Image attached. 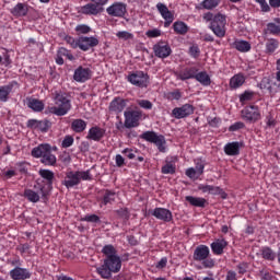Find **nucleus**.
Segmentation results:
<instances>
[{"label":"nucleus","instance_id":"1","mask_svg":"<svg viewBox=\"0 0 280 280\" xmlns=\"http://www.w3.org/2000/svg\"><path fill=\"white\" fill-rule=\"evenodd\" d=\"M32 156L40 159V163L44 165H55L56 155L51 153V147L49 144H39L32 150Z\"/></svg>","mask_w":280,"mask_h":280},{"label":"nucleus","instance_id":"2","mask_svg":"<svg viewBox=\"0 0 280 280\" xmlns=\"http://www.w3.org/2000/svg\"><path fill=\"white\" fill-rule=\"evenodd\" d=\"M91 171H69L66 173L65 180L62 185L67 187V189H71L72 187L78 186L81 180H91Z\"/></svg>","mask_w":280,"mask_h":280},{"label":"nucleus","instance_id":"3","mask_svg":"<svg viewBox=\"0 0 280 280\" xmlns=\"http://www.w3.org/2000/svg\"><path fill=\"white\" fill-rule=\"evenodd\" d=\"M55 104L57 106L49 108V113H51V115H57V117H65V115L71 110V101H69L67 94L65 93H58L55 96Z\"/></svg>","mask_w":280,"mask_h":280},{"label":"nucleus","instance_id":"4","mask_svg":"<svg viewBox=\"0 0 280 280\" xmlns=\"http://www.w3.org/2000/svg\"><path fill=\"white\" fill-rule=\"evenodd\" d=\"M210 30L218 36L224 38L226 36V15L218 13L210 23Z\"/></svg>","mask_w":280,"mask_h":280},{"label":"nucleus","instance_id":"5","mask_svg":"<svg viewBox=\"0 0 280 280\" xmlns=\"http://www.w3.org/2000/svg\"><path fill=\"white\" fill-rule=\"evenodd\" d=\"M92 2L81 7V14H85L88 16H97V14H102L104 12V5L108 3V0H91Z\"/></svg>","mask_w":280,"mask_h":280},{"label":"nucleus","instance_id":"6","mask_svg":"<svg viewBox=\"0 0 280 280\" xmlns=\"http://www.w3.org/2000/svg\"><path fill=\"white\" fill-rule=\"evenodd\" d=\"M140 139L148 141L149 143H154L156 145L159 152H165V136L156 135L154 131H145L140 136Z\"/></svg>","mask_w":280,"mask_h":280},{"label":"nucleus","instance_id":"7","mask_svg":"<svg viewBox=\"0 0 280 280\" xmlns=\"http://www.w3.org/2000/svg\"><path fill=\"white\" fill-rule=\"evenodd\" d=\"M128 82L133 86L147 89L148 84H150V77L143 71H137L128 75Z\"/></svg>","mask_w":280,"mask_h":280},{"label":"nucleus","instance_id":"8","mask_svg":"<svg viewBox=\"0 0 280 280\" xmlns=\"http://www.w3.org/2000/svg\"><path fill=\"white\" fill-rule=\"evenodd\" d=\"M241 113L243 119H245L246 121L255 122L261 119V113L259 112V107L255 105L245 107Z\"/></svg>","mask_w":280,"mask_h":280},{"label":"nucleus","instance_id":"9","mask_svg":"<svg viewBox=\"0 0 280 280\" xmlns=\"http://www.w3.org/2000/svg\"><path fill=\"white\" fill-rule=\"evenodd\" d=\"M97 45H100V39L95 36L79 37V49H81V51H89V49H93V47H97Z\"/></svg>","mask_w":280,"mask_h":280},{"label":"nucleus","instance_id":"10","mask_svg":"<svg viewBox=\"0 0 280 280\" xmlns=\"http://www.w3.org/2000/svg\"><path fill=\"white\" fill-rule=\"evenodd\" d=\"M125 115V128H137L139 126V119H141V114L138 110H128L124 113Z\"/></svg>","mask_w":280,"mask_h":280},{"label":"nucleus","instance_id":"11","mask_svg":"<svg viewBox=\"0 0 280 280\" xmlns=\"http://www.w3.org/2000/svg\"><path fill=\"white\" fill-rule=\"evenodd\" d=\"M40 197L43 200H47V190H45V187H40L38 192L32 189L24 190V198H26L28 202H38Z\"/></svg>","mask_w":280,"mask_h":280},{"label":"nucleus","instance_id":"12","mask_svg":"<svg viewBox=\"0 0 280 280\" xmlns=\"http://www.w3.org/2000/svg\"><path fill=\"white\" fill-rule=\"evenodd\" d=\"M173 117L175 119H185V117H189V115H194V105L185 104L182 107H175L172 110Z\"/></svg>","mask_w":280,"mask_h":280},{"label":"nucleus","instance_id":"13","mask_svg":"<svg viewBox=\"0 0 280 280\" xmlns=\"http://www.w3.org/2000/svg\"><path fill=\"white\" fill-rule=\"evenodd\" d=\"M150 214L156 220H161L162 222H172L173 215L172 211L165 208H155L154 210H150Z\"/></svg>","mask_w":280,"mask_h":280},{"label":"nucleus","instance_id":"14","mask_svg":"<svg viewBox=\"0 0 280 280\" xmlns=\"http://www.w3.org/2000/svg\"><path fill=\"white\" fill-rule=\"evenodd\" d=\"M105 268H108L114 273L119 272L121 270V257L119 256H112V257H106L104 259Z\"/></svg>","mask_w":280,"mask_h":280},{"label":"nucleus","instance_id":"15","mask_svg":"<svg viewBox=\"0 0 280 280\" xmlns=\"http://www.w3.org/2000/svg\"><path fill=\"white\" fill-rule=\"evenodd\" d=\"M158 11L160 12L161 16L164 19V27H170L172 23H174V14L171 13L170 9H167V5L159 2L156 4Z\"/></svg>","mask_w":280,"mask_h":280},{"label":"nucleus","instance_id":"16","mask_svg":"<svg viewBox=\"0 0 280 280\" xmlns=\"http://www.w3.org/2000/svg\"><path fill=\"white\" fill-rule=\"evenodd\" d=\"M153 51L156 58H167L172 55V48L163 42L155 44L153 46Z\"/></svg>","mask_w":280,"mask_h":280},{"label":"nucleus","instance_id":"17","mask_svg":"<svg viewBox=\"0 0 280 280\" xmlns=\"http://www.w3.org/2000/svg\"><path fill=\"white\" fill-rule=\"evenodd\" d=\"M106 12L109 16H118L121 19L126 15V5L124 2H115L106 9Z\"/></svg>","mask_w":280,"mask_h":280},{"label":"nucleus","instance_id":"18","mask_svg":"<svg viewBox=\"0 0 280 280\" xmlns=\"http://www.w3.org/2000/svg\"><path fill=\"white\" fill-rule=\"evenodd\" d=\"M197 71L198 68L196 67L185 68L184 70L175 72V77L177 80H182L183 82H185V80H196Z\"/></svg>","mask_w":280,"mask_h":280},{"label":"nucleus","instance_id":"19","mask_svg":"<svg viewBox=\"0 0 280 280\" xmlns=\"http://www.w3.org/2000/svg\"><path fill=\"white\" fill-rule=\"evenodd\" d=\"M104 135H106V129L95 126L90 128L86 139L90 141H102Z\"/></svg>","mask_w":280,"mask_h":280},{"label":"nucleus","instance_id":"20","mask_svg":"<svg viewBox=\"0 0 280 280\" xmlns=\"http://www.w3.org/2000/svg\"><path fill=\"white\" fill-rule=\"evenodd\" d=\"M209 247L207 245H199L196 247L192 259L195 261H205V259L209 258Z\"/></svg>","mask_w":280,"mask_h":280},{"label":"nucleus","instance_id":"21","mask_svg":"<svg viewBox=\"0 0 280 280\" xmlns=\"http://www.w3.org/2000/svg\"><path fill=\"white\" fill-rule=\"evenodd\" d=\"M73 80H75V82H86V80H91V69L79 67L74 71Z\"/></svg>","mask_w":280,"mask_h":280},{"label":"nucleus","instance_id":"22","mask_svg":"<svg viewBox=\"0 0 280 280\" xmlns=\"http://www.w3.org/2000/svg\"><path fill=\"white\" fill-rule=\"evenodd\" d=\"M11 279L14 280H25L30 279L32 277V273H30V270L21 267H15L10 271Z\"/></svg>","mask_w":280,"mask_h":280},{"label":"nucleus","instance_id":"23","mask_svg":"<svg viewBox=\"0 0 280 280\" xmlns=\"http://www.w3.org/2000/svg\"><path fill=\"white\" fill-rule=\"evenodd\" d=\"M240 148H244V142H229L224 147V152L228 156H237L240 154Z\"/></svg>","mask_w":280,"mask_h":280},{"label":"nucleus","instance_id":"24","mask_svg":"<svg viewBox=\"0 0 280 280\" xmlns=\"http://www.w3.org/2000/svg\"><path fill=\"white\" fill-rule=\"evenodd\" d=\"M124 108H126V100L121 97L114 98L109 104L110 113H115L116 115H119V113H122Z\"/></svg>","mask_w":280,"mask_h":280},{"label":"nucleus","instance_id":"25","mask_svg":"<svg viewBox=\"0 0 280 280\" xmlns=\"http://www.w3.org/2000/svg\"><path fill=\"white\" fill-rule=\"evenodd\" d=\"M210 246L214 255H222V253H224V248L228 246V243L224 240H217L211 243Z\"/></svg>","mask_w":280,"mask_h":280},{"label":"nucleus","instance_id":"26","mask_svg":"<svg viewBox=\"0 0 280 280\" xmlns=\"http://www.w3.org/2000/svg\"><path fill=\"white\" fill-rule=\"evenodd\" d=\"M279 49V42L275 38H268L265 44V54H275Z\"/></svg>","mask_w":280,"mask_h":280},{"label":"nucleus","instance_id":"27","mask_svg":"<svg viewBox=\"0 0 280 280\" xmlns=\"http://www.w3.org/2000/svg\"><path fill=\"white\" fill-rule=\"evenodd\" d=\"M195 80L202 84V86H209L211 84V77L206 71L196 72Z\"/></svg>","mask_w":280,"mask_h":280},{"label":"nucleus","instance_id":"28","mask_svg":"<svg viewBox=\"0 0 280 280\" xmlns=\"http://www.w3.org/2000/svg\"><path fill=\"white\" fill-rule=\"evenodd\" d=\"M71 130L73 132H84L86 130V121L80 118L72 120Z\"/></svg>","mask_w":280,"mask_h":280},{"label":"nucleus","instance_id":"29","mask_svg":"<svg viewBox=\"0 0 280 280\" xmlns=\"http://www.w3.org/2000/svg\"><path fill=\"white\" fill-rule=\"evenodd\" d=\"M27 5H25L24 3H18L12 10H11V14H13V16H27Z\"/></svg>","mask_w":280,"mask_h":280},{"label":"nucleus","instance_id":"30","mask_svg":"<svg viewBox=\"0 0 280 280\" xmlns=\"http://www.w3.org/2000/svg\"><path fill=\"white\" fill-rule=\"evenodd\" d=\"M14 89V83H9L8 85L0 86V102H7L10 93Z\"/></svg>","mask_w":280,"mask_h":280},{"label":"nucleus","instance_id":"31","mask_svg":"<svg viewBox=\"0 0 280 280\" xmlns=\"http://www.w3.org/2000/svg\"><path fill=\"white\" fill-rule=\"evenodd\" d=\"M186 201L192 207H205L207 205V199L194 196H187Z\"/></svg>","mask_w":280,"mask_h":280},{"label":"nucleus","instance_id":"32","mask_svg":"<svg viewBox=\"0 0 280 280\" xmlns=\"http://www.w3.org/2000/svg\"><path fill=\"white\" fill-rule=\"evenodd\" d=\"M262 259L267 261H275L277 259V254L270 247H262L260 250Z\"/></svg>","mask_w":280,"mask_h":280},{"label":"nucleus","instance_id":"33","mask_svg":"<svg viewBox=\"0 0 280 280\" xmlns=\"http://www.w3.org/2000/svg\"><path fill=\"white\" fill-rule=\"evenodd\" d=\"M234 49H237V51L246 52L250 51V43L246 40H236L233 43Z\"/></svg>","mask_w":280,"mask_h":280},{"label":"nucleus","instance_id":"34","mask_svg":"<svg viewBox=\"0 0 280 280\" xmlns=\"http://www.w3.org/2000/svg\"><path fill=\"white\" fill-rule=\"evenodd\" d=\"M39 176L48 183L49 187L54 185L55 175L50 170H39Z\"/></svg>","mask_w":280,"mask_h":280},{"label":"nucleus","instance_id":"35","mask_svg":"<svg viewBox=\"0 0 280 280\" xmlns=\"http://www.w3.org/2000/svg\"><path fill=\"white\" fill-rule=\"evenodd\" d=\"M244 82H245L244 75L235 74L230 80V86H231V89H240V86H242V84H244Z\"/></svg>","mask_w":280,"mask_h":280},{"label":"nucleus","instance_id":"36","mask_svg":"<svg viewBox=\"0 0 280 280\" xmlns=\"http://www.w3.org/2000/svg\"><path fill=\"white\" fill-rule=\"evenodd\" d=\"M27 106L28 108H32V110H34L35 113H40V110L45 108V104L36 98L30 100Z\"/></svg>","mask_w":280,"mask_h":280},{"label":"nucleus","instance_id":"37","mask_svg":"<svg viewBox=\"0 0 280 280\" xmlns=\"http://www.w3.org/2000/svg\"><path fill=\"white\" fill-rule=\"evenodd\" d=\"M173 30L176 32V34L185 35L187 32H189V27L185 22H175L173 24Z\"/></svg>","mask_w":280,"mask_h":280},{"label":"nucleus","instance_id":"38","mask_svg":"<svg viewBox=\"0 0 280 280\" xmlns=\"http://www.w3.org/2000/svg\"><path fill=\"white\" fill-rule=\"evenodd\" d=\"M98 275L102 277V279H110L113 277V271L106 267V265H102L97 269Z\"/></svg>","mask_w":280,"mask_h":280},{"label":"nucleus","instance_id":"39","mask_svg":"<svg viewBox=\"0 0 280 280\" xmlns=\"http://www.w3.org/2000/svg\"><path fill=\"white\" fill-rule=\"evenodd\" d=\"M266 34H272L273 36H279L280 34V24L277 23H268Z\"/></svg>","mask_w":280,"mask_h":280},{"label":"nucleus","instance_id":"40","mask_svg":"<svg viewBox=\"0 0 280 280\" xmlns=\"http://www.w3.org/2000/svg\"><path fill=\"white\" fill-rule=\"evenodd\" d=\"M117 198V195L110 190H106L103 196L102 205H113V201Z\"/></svg>","mask_w":280,"mask_h":280},{"label":"nucleus","instance_id":"41","mask_svg":"<svg viewBox=\"0 0 280 280\" xmlns=\"http://www.w3.org/2000/svg\"><path fill=\"white\" fill-rule=\"evenodd\" d=\"M103 255L106 257H117V249L113 245H105L102 249Z\"/></svg>","mask_w":280,"mask_h":280},{"label":"nucleus","instance_id":"42","mask_svg":"<svg viewBox=\"0 0 280 280\" xmlns=\"http://www.w3.org/2000/svg\"><path fill=\"white\" fill-rule=\"evenodd\" d=\"M201 5L205 10H213V8L220 5V0H203Z\"/></svg>","mask_w":280,"mask_h":280},{"label":"nucleus","instance_id":"43","mask_svg":"<svg viewBox=\"0 0 280 280\" xmlns=\"http://www.w3.org/2000/svg\"><path fill=\"white\" fill-rule=\"evenodd\" d=\"M49 128H51V122L49 120H38L37 130H40V132H47Z\"/></svg>","mask_w":280,"mask_h":280},{"label":"nucleus","instance_id":"44","mask_svg":"<svg viewBox=\"0 0 280 280\" xmlns=\"http://www.w3.org/2000/svg\"><path fill=\"white\" fill-rule=\"evenodd\" d=\"M116 36L120 40H132L135 38V35L128 31H120L116 34Z\"/></svg>","mask_w":280,"mask_h":280},{"label":"nucleus","instance_id":"45","mask_svg":"<svg viewBox=\"0 0 280 280\" xmlns=\"http://www.w3.org/2000/svg\"><path fill=\"white\" fill-rule=\"evenodd\" d=\"M212 196H221V198H226V192L218 186H210V192Z\"/></svg>","mask_w":280,"mask_h":280},{"label":"nucleus","instance_id":"46","mask_svg":"<svg viewBox=\"0 0 280 280\" xmlns=\"http://www.w3.org/2000/svg\"><path fill=\"white\" fill-rule=\"evenodd\" d=\"M65 40L70 45V47H72V49H78V47H80V38L75 39L71 36H66Z\"/></svg>","mask_w":280,"mask_h":280},{"label":"nucleus","instance_id":"47","mask_svg":"<svg viewBox=\"0 0 280 280\" xmlns=\"http://www.w3.org/2000/svg\"><path fill=\"white\" fill-rule=\"evenodd\" d=\"M176 173V166L172 163H167L164 166H162V174H175Z\"/></svg>","mask_w":280,"mask_h":280},{"label":"nucleus","instance_id":"48","mask_svg":"<svg viewBox=\"0 0 280 280\" xmlns=\"http://www.w3.org/2000/svg\"><path fill=\"white\" fill-rule=\"evenodd\" d=\"M258 88H260L261 91H270V89H272V86L270 85V79L268 78H264L260 83H258Z\"/></svg>","mask_w":280,"mask_h":280},{"label":"nucleus","instance_id":"49","mask_svg":"<svg viewBox=\"0 0 280 280\" xmlns=\"http://www.w3.org/2000/svg\"><path fill=\"white\" fill-rule=\"evenodd\" d=\"M138 105L140 106V108H144V110H152V106H153L152 102L148 100H139Z\"/></svg>","mask_w":280,"mask_h":280},{"label":"nucleus","instance_id":"50","mask_svg":"<svg viewBox=\"0 0 280 280\" xmlns=\"http://www.w3.org/2000/svg\"><path fill=\"white\" fill-rule=\"evenodd\" d=\"M75 32H78V34H89V32H91V28L86 24H80L77 25Z\"/></svg>","mask_w":280,"mask_h":280},{"label":"nucleus","instance_id":"51","mask_svg":"<svg viewBox=\"0 0 280 280\" xmlns=\"http://www.w3.org/2000/svg\"><path fill=\"white\" fill-rule=\"evenodd\" d=\"M73 136H66L61 145L62 148H71V145H73Z\"/></svg>","mask_w":280,"mask_h":280},{"label":"nucleus","instance_id":"52","mask_svg":"<svg viewBox=\"0 0 280 280\" xmlns=\"http://www.w3.org/2000/svg\"><path fill=\"white\" fill-rule=\"evenodd\" d=\"M254 95H255V93L245 91V92L240 96V100H241V102H248V101L253 100Z\"/></svg>","mask_w":280,"mask_h":280},{"label":"nucleus","instance_id":"53","mask_svg":"<svg viewBox=\"0 0 280 280\" xmlns=\"http://www.w3.org/2000/svg\"><path fill=\"white\" fill-rule=\"evenodd\" d=\"M244 128V122L237 121L229 127L230 132H237V130H242Z\"/></svg>","mask_w":280,"mask_h":280},{"label":"nucleus","instance_id":"54","mask_svg":"<svg viewBox=\"0 0 280 280\" xmlns=\"http://www.w3.org/2000/svg\"><path fill=\"white\" fill-rule=\"evenodd\" d=\"M148 38H159L161 36V30L154 28L147 32Z\"/></svg>","mask_w":280,"mask_h":280},{"label":"nucleus","instance_id":"55","mask_svg":"<svg viewBox=\"0 0 280 280\" xmlns=\"http://www.w3.org/2000/svg\"><path fill=\"white\" fill-rule=\"evenodd\" d=\"M117 214L122 218L124 220H128L130 218V213L128 212V209L121 208L117 210Z\"/></svg>","mask_w":280,"mask_h":280},{"label":"nucleus","instance_id":"56","mask_svg":"<svg viewBox=\"0 0 280 280\" xmlns=\"http://www.w3.org/2000/svg\"><path fill=\"white\" fill-rule=\"evenodd\" d=\"M186 176H188V178H198L200 175L198 174L196 168L190 167L186 171Z\"/></svg>","mask_w":280,"mask_h":280},{"label":"nucleus","instance_id":"57","mask_svg":"<svg viewBox=\"0 0 280 280\" xmlns=\"http://www.w3.org/2000/svg\"><path fill=\"white\" fill-rule=\"evenodd\" d=\"M85 222H94L97 224L100 222V217L97 214H90L84 217Z\"/></svg>","mask_w":280,"mask_h":280},{"label":"nucleus","instance_id":"58","mask_svg":"<svg viewBox=\"0 0 280 280\" xmlns=\"http://www.w3.org/2000/svg\"><path fill=\"white\" fill-rule=\"evenodd\" d=\"M266 124H267V128H275V126H277V120H275L272 115H268L266 117Z\"/></svg>","mask_w":280,"mask_h":280},{"label":"nucleus","instance_id":"59","mask_svg":"<svg viewBox=\"0 0 280 280\" xmlns=\"http://www.w3.org/2000/svg\"><path fill=\"white\" fill-rule=\"evenodd\" d=\"M201 261H202L203 268H213V266H215V261L211 258H206L205 260H201Z\"/></svg>","mask_w":280,"mask_h":280},{"label":"nucleus","instance_id":"60","mask_svg":"<svg viewBox=\"0 0 280 280\" xmlns=\"http://www.w3.org/2000/svg\"><path fill=\"white\" fill-rule=\"evenodd\" d=\"M189 54L192 58H198V56H200V48H198V46H191L189 48Z\"/></svg>","mask_w":280,"mask_h":280},{"label":"nucleus","instance_id":"61","mask_svg":"<svg viewBox=\"0 0 280 280\" xmlns=\"http://www.w3.org/2000/svg\"><path fill=\"white\" fill-rule=\"evenodd\" d=\"M38 121L37 119H31L27 121V128H32V130H38Z\"/></svg>","mask_w":280,"mask_h":280},{"label":"nucleus","instance_id":"62","mask_svg":"<svg viewBox=\"0 0 280 280\" xmlns=\"http://www.w3.org/2000/svg\"><path fill=\"white\" fill-rule=\"evenodd\" d=\"M125 161L126 160L124 159V156H121V154L116 155V165H117V167H124Z\"/></svg>","mask_w":280,"mask_h":280},{"label":"nucleus","instance_id":"63","mask_svg":"<svg viewBox=\"0 0 280 280\" xmlns=\"http://www.w3.org/2000/svg\"><path fill=\"white\" fill-rule=\"evenodd\" d=\"M122 154L128 156L129 159H135V151L132 149H124Z\"/></svg>","mask_w":280,"mask_h":280},{"label":"nucleus","instance_id":"64","mask_svg":"<svg viewBox=\"0 0 280 280\" xmlns=\"http://www.w3.org/2000/svg\"><path fill=\"white\" fill-rule=\"evenodd\" d=\"M226 280H237V273L235 271H228Z\"/></svg>","mask_w":280,"mask_h":280}]
</instances>
